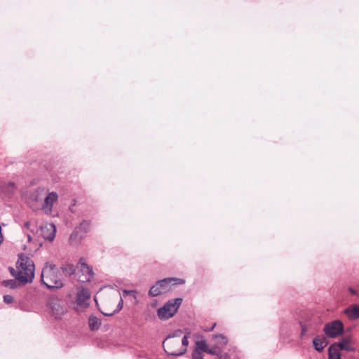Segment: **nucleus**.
I'll return each mask as SVG.
<instances>
[{"mask_svg":"<svg viewBox=\"0 0 359 359\" xmlns=\"http://www.w3.org/2000/svg\"><path fill=\"white\" fill-rule=\"evenodd\" d=\"M95 302L101 313L111 316L123 308V302L118 291L111 288L101 290L95 296Z\"/></svg>","mask_w":359,"mask_h":359,"instance_id":"obj_1","label":"nucleus"},{"mask_svg":"<svg viewBox=\"0 0 359 359\" xmlns=\"http://www.w3.org/2000/svg\"><path fill=\"white\" fill-rule=\"evenodd\" d=\"M190 333L183 334L181 330L174 331L168 335L163 341V346L165 352L173 356H180L187 352L189 345L188 337Z\"/></svg>","mask_w":359,"mask_h":359,"instance_id":"obj_2","label":"nucleus"},{"mask_svg":"<svg viewBox=\"0 0 359 359\" xmlns=\"http://www.w3.org/2000/svg\"><path fill=\"white\" fill-rule=\"evenodd\" d=\"M17 271H11L19 283L24 285L32 282L34 277L35 266L34 262L29 257L21 255L17 262Z\"/></svg>","mask_w":359,"mask_h":359,"instance_id":"obj_3","label":"nucleus"},{"mask_svg":"<svg viewBox=\"0 0 359 359\" xmlns=\"http://www.w3.org/2000/svg\"><path fill=\"white\" fill-rule=\"evenodd\" d=\"M41 282L48 288H60L63 286L61 274L55 265L50 262H46L42 269Z\"/></svg>","mask_w":359,"mask_h":359,"instance_id":"obj_4","label":"nucleus"},{"mask_svg":"<svg viewBox=\"0 0 359 359\" xmlns=\"http://www.w3.org/2000/svg\"><path fill=\"white\" fill-rule=\"evenodd\" d=\"M184 283V280L180 278H168L161 280L150 288L149 296L152 297L158 296L169 291L172 285L183 284Z\"/></svg>","mask_w":359,"mask_h":359,"instance_id":"obj_5","label":"nucleus"},{"mask_svg":"<svg viewBox=\"0 0 359 359\" xmlns=\"http://www.w3.org/2000/svg\"><path fill=\"white\" fill-rule=\"evenodd\" d=\"M47 312L55 319H60L65 314L67 309L61 299L56 297H50L46 303Z\"/></svg>","mask_w":359,"mask_h":359,"instance_id":"obj_6","label":"nucleus"},{"mask_svg":"<svg viewBox=\"0 0 359 359\" xmlns=\"http://www.w3.org/2000/svg\"><path fill=\"white\" fill-rule=\"evenodd\" d=\"M182 299L177 298L168 301L164 306L157 311L158 317L163 320L172 317L181 305Z\"/></svg>","mask_w":359,"mask_h":359,"instance_id":"obj_7","label":"nucleus"},{"mask_svg":"<svg viewBox=\"0 0 359 359\" xmlns=\"http://www.w3.org/2000/svg\"><path fill=\"white\" fill-rule=\"evenodd\" d=\"M90 292L88 289L81 287L76 292L74 309L77 311H83L90 304Z\"/></svg>","mask_w":359,"mask_h":359,"instance_id":"obj_8","label":"nucleus"},{"mask_svg":"<svg viewBox=\"0 0 359 359\" xmlns=\"http://www.w3.org/2000/svg\"><path fill=\"white\" fill-rule=\"evenodd\" d=\"M323 331L329 338H337L343 334L344 327L343 323L339 320H335L325 325Z\"/></svg>","mask_w":359,"mask_h":359,"instance_id":"obj_9","label":"nucleus"},{"mask_svg":"<svg viewBox=\"0 0 359 359\" xmlns=\"http://www.w3.org/2000/svg\"><path fill=\"white\" fill-rule=\"evenodd\" d=\"M58 200V194L55 191L46 193L43 198V202L41 204V210L46 215H50L52 212L53 205Z\"/></svg>","mask_w":359,"mask_h":359,"instance_id":"obj_10","label":"nucleus"},{"mask_svg":"<svg viewBox=\"0 0 359 359\" xmlns=\"http://www.w3.org/2000/svg\"><path fill=\"white\" fill-rule=\"evenodd\" d=\"M79 265L80 269L79 278L80 281L83 283L90 281L94 275L93 269L86 264L83 258L79 259Z\"/></svg>","mask_w":359,"mask_h":359,"instance_id":"obj_11","label":"nucleus"},{"mask_svg":"<svg viewBox=\"0 0 359 359\" xmlns=\"http://www.w3.org/2000/svg\"><path fill=\"white\" fill-rule=\"evenodd\" d=\"M212 339L215 341L212 348H215L217 351L216 356L220 357L222 350L225 348L229 342L228 337L222 334H212Z\"/></svg>","mask_w":359,"mask_h":359,"instance_id":"obj_12","label":"nucleus"},{"mask_svg":"<svg viewBox=\"0 0 359 359\" xmlns=\"http://www.w3.org/2000/svg\"><path fill=\"white\" fill-rule=\"evenodd\" d=\"M40 235L48 241H53L55 237L56 227L53 223H46L40 227Z\"/></svg>","mask_w":359,"mask_h":359,"instance_id":"obj_13","label":"nucleus"},{"mask_svg":"<svg viewBox=\"0 0 359 359\" xmlns=\"http://www.w3.org/2000/svg\"><path fill=\"white\" fill-rule=\"evenodd\" d=\"M195 348L193 351H198L200 353H207L208 354L215 355L217 354L215 348H210L205 340H199L195 342Z\"/></svg>","mask_w":359,"mask_h":359,"instance_id":"obj_14","label":"nucleus"},{"mask_svg":"<svg viewBox=\"0 0 359 359\" xmlns=\"http://www.w3.org/2000/svg\"><path fill=\"white\" fill-rule=\"evenodd\" d=\"M344 313L351 320L359 318V304H352L344 310Z\"/></svg>","mask_w":359,"mask_h":359,"instance_id":"obj_15","label":"nucleus"},{"mask_svg":"<svg viewBox=\"0 0 359 359\" xmlns=\"http://www.w3.org/2000/svg\"><path fill=\"white\" fill-rule=\"evenodd\" d=\"M337 347L341 350H344L348 352H353L355 351V348L352 346V340L351 338H344L339 341L338 344H335Z\"/></svg>","mask_w":359,"mask_h":359,"instance_id":"obj_16","label":"nucleus"},{"mask_svg":"<svg viewBox=\"0 0 359 359\" xmlns=\"http://www.w3.org/2000/svg\"><path fill=\"white\" fill-rule=\"evenodd\" d=\"M46 195V191L43 188L39 187L34 189L30 194V200L33 202H42Z\"/></svg>","mask_w":359,"mask_h":359,"instance_id":"obj_17","label":"nucleus"},{"mask_svg":"<svg viewBox=\"0 0 359 359\" xmlns=\"http://www.w3.org/2000/svg\"><path fill=\"white\" fill-rule=\"evenodd\" d=\"M313 344L317 351L322 352L327 345L326 339L323 336H318L313 339Z\"/></svg>","mask_w":359,"mask_h":359,"instance_id":"obj_18","label":"nucleus"},{"mask_svg":"<svg viewBox=\"0 0 359 359\" xmlns=\"http://www.w3.org/2000/svg\"><path fill=\"white\" fill-rule=\"evenodd\" d=\"M101 320L95 316L91 315L88 318V326L91 331L99 330L101 326Z\"/></svg>","mask_w":359,"mask_h":359,"instance_id":"obj_19","label":"nucleus"},{"mask_svg":"<svg viewBox=\"0 0 359 359\" xmlns=\"http://www.w3.org/2000/svg\"><path fill=\"white\" fill-rule=\"evenodd\" d=\"M328 359H341L336 344L330 346L328 349Z\"/></svg>","mask_w":359,"mask_h":359,"instance_id":"obj_20","label":"nucleus"},{"mask_svg":"<svg viewBox=\"0 0 359 359\" xmlns=\"http://www.w3.org/2000/svg\"><path fill=\"white\" fill-rule=\"evenodd\" d=\"M4 285L7 287L14 289L22 285V283H19L16 278L15 280H5L4 281Z\"/></svg>","mask_w":359,"mask_h":359,"instance_id":"obj_21","label":"nucleus"},{"mask_svg":"<svg viewBox=\"0 0 359 359\" xmlns=\"http://www.w3.org/2000/svg\"><path fill=\"white\" fill-rule=\"evenodd\" d=\"M62 270L67 275L70 276L75 272V267L72 264H67L62 267Z\"/></svg>","mask_w":359,"mask_h":359,"instance_id":"obj_22","label":"nucleus"},{"mask_svg":"<svg viewBox=\"0 0 359 359\" xmlns=\"http://www.w3.org/2000/svg\"><path fill=\"white\" fill-rule=\"evenodd\" d=\"M90 229V222L87 221L82 222L79 226L76 229V231H83L84 233H86L89 231Z\"/></svg>","mask_w":359,"mask_h":359,"instance_id":"obj_23","label":"nucleus"},{"mask_svg":"<svg viewBox=\"0 0 359 359\" xmlns=\"http://www.w3.org/2000/svg\"><path fill=\"white\" fill-rule=\"evenodd\" d=\"M191 358L192 359H204V354L198 351H193Z\"/></svg>","mask_w":359,"mask_h":359,"instance_id":"obj_24","label":"nucleus"},{"mask_svg":"<svg viewBox=\"0 0 359 359\" xmlns=\"http://www.w3.org/2000/svg\"><path fill=\"white\" fill-rule=\"evenodd\" d=\"M4 301L6 304H11V303H12L13 302V298L11 295H4Z\"/></svg>","mask_w":359,"mask_h":359,"instance_id":"obj_25","label":"nucleus"},{"mask_svg":"<svg viewBox=\"0 0 359 359\" xmlns=\"http://www.w3.org/2000/svg\"><path fill=\"white\" fill-rule=\"evenodd\" d=\"M125 292L128 294H130V295H132V294H134L135 293V291L134 290H128V291H125Z\"/></svg>","mask_w":359,"mask_h":359,"instance_id":"obj_26","label":"nucleus"},{"mask_svg":"<svg viewBox=\"0 0 359 359\" xmlns=\"http://www.w3.org/2000/svg\"><path fill=\"white\" fill-rule=\"evenodd\" d=\"M348 290L351 294H356V291L354 289L350 287Z\"/></svg>","mask_w":359,"mask_h":359,"instance_id":"obj_27","label":"nucleus"},{"mask_svg":"<svg viewBox=\"0 0 359 359\" xmlns=\"http://www.w3.org/2000/svg\"><path fill=\"white\" fill-rule=\"evenodd\" d=\"M157 305V302L156 300H154L152 303H151V306L152 307H156Z\"/></svg>","mask_w":359,"mask_h":359,"instance_id":"obj_28","label":"nucleus"},{"mask_svg":"<svg viewBox=\"0 0 359 359\" xmlns=\"http://www.w3.org/2000/svg\"><path fill=\"white\" fill-rule=\"evenodd\" d=\"M215 326H216V323H214L213 325L211 327V328L210 330H208L207 331L210 332V331L213 330V329L215 327Z\"/></svg>","mask_w":359,"mask_h":359,"instance_id":"obj_29","label":"nucleus"},{"mask_svg":"<svg viewBox=\"0 0 359 359\" xmlns=\"http://www.w3.org/2000/svg\"><path fill=\"white\" fill-rule=\"evenodd\" d=\"M8 186L11 187V188H14L15 187V184L13 182H9L8 183Z\"/></svg>","mask_w":359,"mask_h":359,"instance_id":"obj_30","label":"nucleus"},{"mask_svg":"<svg viewBox=\"0 0 359 359\" xmlns=\"http://www.w3.org/2000/svg\"><path fill=\"white\" fill-rule=\"evenodd\" d=\"M27 239H28V241H32V237L30 235H27Z\"/></svg>","mask_w":359,"mask_h":359,"instance_id":"obj_31","label":"nucleus"},{"mask_svg":"<svg viewBox=\"0 0 359 359\" xmlns=\"http://www.w3.org/2000/svg\"><path fill=\"white\" fill-rule=\"evenodd\" d=\"M29 222L25 223V226H26V227H28V226H29Z\"/></svg>","mask_w":359,"mask_h":359,"instance_id":"obj_32","label":"nucleus"},{"mask_svg":"<svg viewBox=\"0 0 359 359\" xmlns=\"http://www.w3.org/2000/svg\"><path fill=\"white\" fill-rule=\"evenodd\" d=\"M74 234L71 235V239H72Z\"/></svg>","mask_w":359,"mask_h":359,"instance_id":"obj_33","label":"nucleus"}]
</instances>
